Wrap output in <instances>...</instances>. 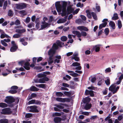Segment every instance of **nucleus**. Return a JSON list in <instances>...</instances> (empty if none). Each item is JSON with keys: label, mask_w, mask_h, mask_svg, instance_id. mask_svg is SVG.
Returning a JSON list of instances; mask_svg holds the SVG:
<instances>
[{"label": "nucleus", "mask_w": 123, "mask_h": 123, "mask_svg": "<svg viewBox=\"0 0 123 123\" xmlns=\"http://www.w3.org/2000/svg\"><path fill=\"white\" fill-rule=\"evenodd\" d=\"M64 43L62 42L59 40L56 41V43H54L52 46V48L50 49L48 52V55H49V60L48 61V64L49 65L54 62V63L56 64L60 63L61 61V56L57 55L55 57L54 61L53 60V56L55 54V50L58 48V47H62Z\"/></svg>", "instance_id": "nucleus-1"}, {"label": "nucleus", "mask_w": 123, "mask_h": 123, "mask_svg": "<svg viewBox=\"0 0 123 123\" xmlns=\"http://www.w3.org/2000/svg\"><path fill=\"white\" fill-rule=\"evenodd\" d=\"M67 5V3L66 2H64L61 4L59 2H56L55 4V6L57 12L60 13L62 11V12L61 13L62 16H65L67 14L66 11Z\"/></svg>", "instance_id": "nucleus-2"}, {"label": "nucleus", "mask_w": 123, "mask_h": 123, "mask_svg": "<svg viewBox=\"0 0 123 123\" xmlns=\"http://www.w3.org/2000/svg\"><path fill=\"white\" fill-rule=\"evenodd\" d=\"M119 88L118 86L116 87V85L114 84L111 85L109 88V90L112 92L113 94H114L117 92Z\"/></svg>", "instance_id": "nucleus-3"}, {"label": "nucleus", "mask_w": 123, "mask_h": 123, "mask_svg": "<svg viewBox=\"0 0 123 123\" xmlns=\"http://www.w3.org/2000/svg\"><path fill=\"white\" fill-rule=\"evenodd\" d=\"M72 33L74 34H75L78 38L80 37L81 36L83 37H85L87 36V33L83 31L80 33L79 32L77 31H73Z\"/></svg>", "instance_id": "nucleus-4"}, {"label": "nucleus", "mask_w": 123, "mask_h": 123, "mask_svg": "<svg viewBox=\"0 0 123 123\" xmlns=\"http://www.w3.org/2000/svg\"><path fill=\"white\" fill-rule=\"evenodd\" d=\"M18 63L19 64L21 65L24 64V68L27 70H29L30 69V64L28 62H25V61H22L19 62Z\"/></svg>", "instance_id": "nucleus-5"}, {"label": "nucleus", "mask_w": 123, "mask_h": 123, "mask_svg": "<svg viewBox=\"0 0 123 123\" xmlns=\"http://www.w3.org/2000/svg\"><path fill=\"white\" fill-rule=\"evenodd\" d=\"M89 100H82V102L81 103V104L83 103L86 104L84 107L85 109L86 110L89 109L92 107V105L91 103H89Z\"/></svg>", "instance_id": "nucleus-6"}, {"label": "nucleus", "mask_w": 123, "mask_h": 123, "mask_svg": "<svg viewBox=\"0 0 123 123\" xmlns=\"http://www.w3.org/2000/svg\"><path fill=\"white\" fill-rule=\"evenodd\" d=\"M30 108L29 112L33 113L38 112L40 110L39 107L36 105L30 106Z\"/></svg>", "instance_id": "nucleus-7"}, {"label": "nucleus", "mask_w": 123, "mask_h": 123, "mask_svg": "<svg viewBox=\"0 0 123 123\" xmlns=\"http://www.w3.org/2000/svg\"><path fill=\"white\" fill-rule=\"evenodd\" d=\"M17 9L18 10H21L24 9L26 7V4L24 3H19L15 5Z\"/></svg>", "instance_id": "nucleus-8"}, {"label": "nucleus", "mask_w": 123, "mask_h": 123, "mask_svg": "<svg viewBox=\"0 0 123 123\" xmlns=\"http://www.w3.org/2000/svg\"><path fill=\"white\" fill-rule=\"evenodd\" d=\"M18 88V87L17 86H13L11 87V90H10L9 92V93L12 94H15L17 92V90Z\"/></svg>", "instance_id": "nucleus-9"}, {"label": "nucleus", "mask_w": 123, "mask_h": 123, "mask_svg": "<svg viewBox=\"0 0 123 123\" xmlns=\"http://www.w3.org/2000/svg\"><path fill=\"white\" fill-rule=\"evenodd\" d=\"M11 43L12 44V46L11 47L10 51L12 52L15 51L18 48V46L14 41L11 42Z\"/></svg>", "instance_id": "nucleus-10"}, {"label": "nucleus", "mask_w": 123, "mask_h": 123, "mask_svg": "<svg viewBox=\"0 0 123 123\" xmlns=\"http://www.w3.org/2000/svg\"><path fill=\"white\" fill-rule=\"evenodd\" d=\"M12 113L10 109L6 108L2 110L1 113L4 114H9Z\"/></svg>", "instance_id": "nucleus-11"}, {"label": "nucleus", "mask_w": 123, "mask_h": 123, "mask_svg": "<svg viewBox=\"0 0 123 123\" xmlns=\"http://www.w3.org/2000/svg\"><path fill=\"white\" fill-rule=\"evenodd\" d=\"M108 19H107L105 18L104 19L102 22H104L103 23L100 24L99 26V28L100 29H101L102 28L105 27L107 24V22L108 21Z\"/></svg>", "instance_id": "nucleus-12"}, {"label": "nucleus", "mask_w": 123, "mask_h": 123, "mask_svg": "<svg viewBox=\"0 0 123 123\" xmlns=\"http://www.w3.org/2000/svg\"><path fill=\"white\" fill-rule=\"evenodd\" d=\"M41 24L42 25H41V30H42L46 27H47L49 25V24L44 21L42 22Z\"/></svg>", "instance_id": "nucleus-13"}, {"label": "nucleus", "mask_w": 123, "mask_h": 123, "mask_svg": "<svg viewBox=\"0 0 123 123\" xmlns=\"http://www.w3.org/2000/svg\"><path fill=\"white\" fill-rule=\"evenodd\" d=\"M27 90H29L33 92H37L39 90V89L34 86H32L29 89L24 90L23 92H25Z\"/></svg>", "instance_id": "nucleus-14"}, {"label": "nucleus", "mask_w": 123, "mask_h": 123, "mask_svg": "<svg viewBox=\"0 0 123 123\" xmlns=\"http://www.w3.org/2000/svg\"><path fill=\"white\" fill-rule=\"evenodd\" d=\"M49 79L46 77H44L43 78L39 79V83H44L45 81H48Z\"/></svg>", "instance_id": "nucleus-15"}, {"label": "nucleus", "mask_w": 123, "mask_h": 123, "mask_svg": "<svg viewBox=\"0 0 123 123\" xmlns=\"http://www.w3.org/2000/svg\"><path fill=\"white\" fill-rule=\"evenodd\" d=\"M85 93L86 95H90L91 97H93L94 94L93 91L92 90H86L85 92Z\"/></svg>", "instance_id": "nucleus-16"}, {"label": "nucleus", "mask_w": 123, "mask_h": 123, "mask_svg": "<svg viewBox=\"0 0 123 123\" xmlns=\"http://www.w3.org/2000/svg\"><path fill=\"white\" fill-rule=\"evenodd\" d=\"M32 104L40 105L41 104V102L38 100H30L28 103V105Z\"/></svg>", "instance_id": "nucleus-17"}, {"label": "nucleus", "mask_w": 123, "mask_h": 123, "mask_svg": "<svg viewBox=\"0 0 123 123\" xmlns=\"http://www.w3.org/2000/svg\"><path fill=\"white\" fill-rule=\"evenodd\" d=\"M54 123H61V118L59 117H55L54 119Z\"/></svg>", "instance_id": "nucleus-18"}, {"label": "nucleus", "mask_w": 123, "mask_h": 123, "mask_svg": "<svg viewBox=\"0 0 123 123\" xmlns=\"http://www.w3.org/2000/svg\"><path fill=\"white\" fill-rule=\"evenodd\" d=\"M77 29L81 31H87L88 30L86 27L83 26H79L77 27Z\"/></svg>", "instance_id": "nucleus-19"}, {"label": "nucleus", "mask_w": 123, "mask_h": 123, "mask_svg": "<svg viewBox=\"0 0 123 123\" xmlns=\"http://www.w3.org/2000/svg\"><path fill=\"white\" fill-rule=\"evenodd\" d=\"M67 11L68 12L67 14H69L70 13H72L74 11V9L71 6H68L67 9Z\"/></svg>", "instance_id": "nucleus-20"}, {"label": "nucleus", "mask_w": 123, "mask_h": 123, "mask_svg": "<svg viewBox=\"0 0 123 123\" xmlns=\"http://www.w3.org/2000/svg\"><path fill=\"white\" fill-rule=\"evenodd\" d=\"M10 72H11V71L6 69L5 71V72H3L2 73V75L3 76H6Z\"/></svg>", "instance_id": "nucleus-21"}, {"label": "nucleus", "mask_w": 123, "mask_h": 123, "mask_svg": "<svg viewBox=\"0 0 123 123\" xmlns=\"http://www.w3.org/2000/svg\"><path fill=\"white\" fill-rule=\"evenodd\" d=\"M36 86L40 88H45L46 87V85L45 84H36Z\"/></svg>", "instance_id": "nucleus-22"}, {"label": "nucleus", "mask_w": 123, "mask_h": 123, "mask_svg": "<svg viewBox=\"0 0 123 123\" xmlns=\"http://www.w3.org/2000/svg\"><path fill=\"white\" fill-rule=\"evenodd\" d=\"M109 25L112 29H114L115 28V24L113 21H111L109 22Z\"/></svg>", "instance_id": "nucleus-23"}, {"label": "nucleus", "mask_w": 123, "mask_h": 123, "mask_svg": "<svg viewBox=\"0 0 123 123\" xmlns=\"http://www.w3.org/2000/svg\"><path fill=\"white\" fill-rule=\"evenodd\" d=\"M100 46V45H99L93 46V49L94 50H95L96 52H98L100 50L99 46Z\"/></svg>", "instance_id": "nucleus-24"}, {"label": "nucleus", "mask_w": 123, "mask_h": 123, "mask_svg": "<svg viewBox=\"0 0 123 123\" xmlns=\"http://www.w3.org/2000/svg\"><path fill=\"white\" fill-rule=\"evenodd\" d=\"M26 31V30L25 29H16L15 31L16 32L19 33H22Z\"/></svg>", "instance_id": "nucleus-25"}, {"label": "nucleus", "mask_w": 123, "mask_h": 123, "mask_svg": "<svg viewBox=\"0 0 123 123\" xmlns=\"http://www.w3.org/2000/svg\"><path fill=\"white\" fill-rule=\"evenodd\" d=\"M123 79V74H121L119 78V80L117 82L116 84L118 85L121 83L122 80Z\"/></svg>", "instance_id": "nucleus-26"}, {"label": "nucleus", "mask_w": 123, "mask_h": 123, "mask_svg": "<svg viewBox=\"0 0 123 123\" xmlns=\"http://www.w3.org/2000/svg\"><path fill=\"white\" fill-rule=\"evenodd\" d=\"M20 42L22 43V44L24 46L26 45L27 44V43L25 41L24 38L20 39L19 40Z\"/></svg>", "instance_id": "nucleus-27"}, {"label": "nucleus", "mask_w": 123, "mask_h": 123, "mask_svg": "<svg viewBox=\"0 0 123 123\" xmlns=\"http://www.w3.org/2000/svg\"><path fill=\"white\" fill-rule=\"evenodd\" d=\"M36 96L37 94L36 93H32L31 94V96H29L28 98L29 99H31L36 97Z\"/></svg>", "instance_id": "nucleus-28"}, {"label": "nucleus", "mask_w": 123, "mask_h": 123, "mask_svg": "<svg viewBox=\"0 0 123 123\" xmlns=\"http://www.w3.org/2000/svg\"><path fill=\"white\" fill-rule=\"evenodd\" d=\"M86 12L87 13V17L89 18H91V13L89 11V10H87L86 11Z\"/></svg>", "instance_id": "nucleus-29"}, {"label": "nucleus", "mask_w": 123, "mask_h": 123, "mask_svg": "<svg viewBox=\"0 0 123 123\" xmlns=\"http://www.w3.org/2000/svg\"><path fill=\"white\" fill-rule=\"evenodd\" d=\"M66 21V19L64 18H61L57 21V22L58 24L63 23Z\"/></svg>", "instance_id": "nucleus-30"}, {"label": "nucleus", "mask_w": 123, "mask_h": 123, "mask_svg": "<svg viewBox=\"0 0 123 123\" xmlns=\"http://www.w3.org/2000/svg\"><path fill=\"white\" fill-rule=\"evenodd\" d=\"M71 59L72 60H74L77 62H79L80 60L79 57L78 56H72Z\"/></svg>", "instance_id": "nucleus-31"}, {"label": "nucleus", "mask_w": 123, "mask_h": 123, "mask_svg": "<svg viewBox=\"0 0 123 123\" xmlns=\"http://www.w3.org/2000/svg\"><path fill=\"white\" fill-rule=\"evenodd\" d=\"M9 37V36L8 35L4 33H3L1 34L0 36V37L1 38H3L5 37L8 38Z\"/></svg>", "instance_id": "nucleus-32"}, {"label": "nucleus", "mask_w": 123, "mask_h": 123, "mask_svg": "<svg viewBox=\"0 0 123 123\" xmlns=\"http://www.w3.org/2000/svg\"><path fill=\"white\" fill-rule=\"evenodd\" d=\"M18 12L20 14H22L23 15H25L27 14L26 11L24 10L18 11Z\"/></svg>", "instance_id": "nucleus-33"}, {"label": "nucleus", "mask_w": 123, "mask_h": 123, "mask_svg": "<svg viewBox=\"0 0 123 123\" xmlns=\"http://www.w3.org/2000/svg\"><path fill=\"white\" fill-rule=\"evenodd\" d=\"M6 99L5 100H15L14 98L11 96H7L6 97Z\"/></svg>", "instance_id": "nucleus-34"}, {"label": "nucleus", "mask_w": 123, "mask_h": 123, "mask_svg": "<svg viewBox=\"0 0 123 123\" xmlns=\"http://www.w3.org/2000/svg\"><path fill=\"white\" fill-rule=\"evenodd\" d=\"M80 65V64L79 63L77 62H75L73 63L71 66L73 67H76L79 66Z\"/></svg>", "instance_id": "nucleus-35"}, {"label": "nucleus", "mask_w": 123, "mask_h": 123, "mask_svg": "<svg viewBox=\"0 0 123 123\" xmlns=\"http://www.w3.org/2000/svg\"><path fill=\"white\" fill-rule=\"evenodd\" d=\"M56 95L57 97H62L64 96L63 94L61 92H57Z\"/></svg>", "instance_id": "nucleus-36"}, {"label": "nucleus", "mask_w": 123, "mask_h": 123, "mask_svg": "<svg viewBox=\"0 0 123 123\" xmlns=\"http://www.w3.org/2000/svg\"><path fill=\"white\" fill-rule=\"evenodd\" d=\"M118 17L117 14L115 13L114 15V16L112 17V19L113 20H116L118 19Z\"/></svg>", "instance_id": "nucleus-37"}, {"label": "nucleus", "mask_w": 123, "mask_h": 123, "mask_svg": "<svg viewBox=\"0 0 123 123\" xmlns=\"http://www.w3.org/2000/svg\"><path fill=\"white\" fill-rule=\"evenodd\" d=\"M63 92L65 95L68 96H70L72 95L71 93V92L65 91L64 92Z\"/></svg>", "instance_id": "nucleus-38"}, {"label": "nucleus", "mask_w": 123, "mask_h": 123, "mask_svg": "<svg viewBox=\"0 0 123 123\" xmlns=\"http://www.w3.org/2000/svg\"><path fill=\"white\" fill-rule=\"evenodd\" d=\"M109 118L110 117H109L108 116L105 119V121H108V123H113L112 122V121L111 119H108V118Z\"/></svg>", "instance_id": "nucleus-39"}, {"label": "nucleus", "mask_w": 123, "mask_h": 123, "mask_svg": "<svg viewBox=\"0 0 123 123\" xmlns=\"http://www.w3.org/2000/svg\"><path fill=\"white\" fill-rule=\"evenodd\" d=\"M13 14V12L11 10L8 11V15L9 16H12Z\"/></svg>", "instance_id": "nucleus-40"}, {"label": "nucleus", "mask_w": 123, "mask_h": 123, "mask_svg": "<svg viewBox=\"0 0 123 123\" xmlns=\"http://www.w3.org/2000/svg\"><path fill=\"white\" fill-rule=\"evenodd\" d=\"M91 14L93 18L95 20H97V18L96 13L93 12H91Z\"/></svg>", "instance_id": "nucleus-41"}, {"label": "nucleus", "mask_w": 123, "mask_h": 123, "mask_svg": "<svg viewBox=\"0 0 123 123\" xmlns=\"http://www.w3.org/2000/svg\"><path fill=\"white\" fill-rule=\"evenodd\" d=\"M69 74L71 76L74 77H77L79 76V75H80L77 73H74V72L73 73L70 74Z\"/></svg>", "instance_id": "nucleus-42"}, {"label": "nucleus", "mask_w": 123, "mask_h": 123, "mask_svg": "<svg viewBox=\"0 0 123 123\" xmlns=\"http://www.w3.org/2000/svg\"><path fill=\"white\" fill-rule=\"evenodd\" d=\"M32 114L30 113H27L25 115V117L26 118H29L32 116Z\"/></svg>", "instance_id": "nucleus-43"}, {"label": "nucleus", "mask_w": 123, "mask_h": 123, "mask_svg": "<svg viewBox=\"0 0 123 123\" xmlns=\"http://www.w3.org/2000/svg\"><path fill=\"white\" fill-rule=\"evenodd\" d=\"M37 75L38 77L39 78L43 77H45V75L44 73H39Z\"/></svg>", "instance_id": "nucleus-44"}, {"label": "nucleus", "mask_w": 123, "mask_h": 123, "mask_svg": "<svg viewBox=\"0 0 123 123\" xmlns=\"http://www.w3.org/2000/svg\"><path fill=\"white\" fill-rule=\"evenodd\" d=\"M0 123H8L7 119H2L0 120Z\"/></svg>", "instance_id": "nucleus-45"}, {"label": "nucleus", "mask_w": 123, "mask_h": 123, "mask_svg": "<svg viewBox=\"0 0 123 123\" xmlns=\"http://www.w3.org/2000/svg\"><path fill=\"white\" fill-rule=\"evenodd\" d=\"M118 28L120 29L122 26L121 22L120 20H118Z\"/></svg>", "instance_id": "nucleus-46"}, {"label": "nucleus", "mask_w": 123, "mask_h": 123, "mask_svg": "<svg viewBox=\"0 0 123 123\" xmlns=\"http://www.w3.org/2000/svg\"><path fill=\"white\" fill-rule=\"evenodd\" d=\"M7 106V105L4 103H0V107L2 108L5 107Z\"/></svg>", "instance_id": "nucleus-47"}, {"label": "nucleus", "mask_w": 123, "mask_h": 123, "mask_svg": "<svg viewBox=\"0 0 123 123\" xmlns=\"http://www.w3.org/2000/svg\"><path fill=\"white\" fill-rule=\"evenodd\" d=\"M111 68H108L105 69V73H107L110 72H111Z\"/></svg>", "instance_id": "nucleus-48"}, {"label": "nucleus", "mask_w": 123, "mask_h": 123, "mask_svg": "<svg viewBox=\"0 0 123 123\" xmlns=\"http://www.w3.org/2000/svg\"><path fill=\"white\" fill-rule=\"evenodd\" d=\"M76 6L78 7H82L83 6V4H81L80 2L78 3L76 5Z\"/></svg>", "instance_id": "nucleus-49"}, {"label": "nucleus", "mask_w": 123, "mask_h": 123, "mask_svg": "<svg viewBox=\"0 0 123 123\" xmlns=\"http://www.w3.org/2000/svg\"><path fill=\"white\" fill-rule=\"evenodd\" d=\"M21 36V35L18 34H16L13 36V37L14 38H18Z\"/></svg>", "instance_id": "nucleus-50"}, {"label": "nucleus", "mask_w": 123, "mask_h": 123, "mask_svg": "<svg viewBox=\"0 0 123 123\" xmlns=\"http://www.w3.org/2000/svg\"><path fill=\"white\" fill-rule=\"evenodd\" d=\"M1 44L4 46L6 47L7 46L8 44L3 40H1Z\"/></svg>", "instance_id": "nucleus-51"}, {"label": "nucleus", "mask_w": 123, "mask_h": 123, "mask_svg": "<svg viewBox=\"0 0 123 123\" xmlns=\"http://www.w3.org/2000/svg\"><path fill=\"white\" fill-rule=\"evenodd\" d=\"M67 37L65 36H62L61 38V40L62 41H66L67 40Z\"/></svg>", "instance_id": "nucleus-52"}, {"label": "nucleus", "mask_w": 123, "mask_h": 123, "mask_svg": "<svg viewBox=\"0 0 123 123\" xmlns=\"http://www.w3.org/2000/svg\"><path fill=\"white\" fill-rule=\"evenodd\" d=\"M105 82L107 85H109L110 84V80L109 78H108L105 81Z\"/></svg>", "instance_id": "nucleus-53"}, {"label": "nucleus", "mask_w": 123, "mask_h": 123, "mask_svg": "<svg viewBox=\"0 0 123 123\" xmlns=\"http://www.w3.org/2000/svg\"><path fill=\"white\" fill-rule=\"evenodd\" d=\"M67 78H68L69 80L71 78V77L70 76L67 75H66V77H63V79H64L65 80H68V79Z\"/></svg>", "instance_id": "nucleus-54"}, {"label": "nucleus", "mask_w": 123, "mask_h": 123, "mask_svg": "<svg viewBox=\"0 0 123 123\" xmlns=\"http://www.w3.org/2000/svg\"><path fill=\"white\" fill-rule=\"evenodd\" d=\"M14 100H5V102L9 104H11L13 102Z\"/></svg>", "instance_id": "nucleus-55"}, {"label": "nucleus", "mask_w": 123, "mask_h": 123, "mask_svg": "<svg viewBox=\"0 0 123 123\" xmlns=\"http://www.w3.org/2000/svg\"><path fill=\"white\" fill-rule=\"evenodd\" d=\"M20 21L18 19L15 22V24L16 25H19L20 24Z\"/></svg>", "instance_id": "nucleus-56"}, {"label": "nucleus", "mask_w": 123, "mask_h": 123, "mask_svg": "<svg viewBox=\"0 0 123 123\" xmlns=\"http://www.w3.org/2000/svg\"><path fill=\"white\" fill-rule=\"evenodd\" d=\"M34 24L33 23H32L28 25V27L29 28H31L32 27H34Z\"/></svg>", "instance_id": "nucleus-57"}, {"label": "nucleus", "mask_w": 123, "mask_h": 123, "mask_svg": "<svg viewBox=\"0 0 123 123\" xmlns=\"http://www.w3.org/2000/svg\"><path fill=\"white\" fill-rule=\"evenodd\" d=\"M39 79L37 78H35L34 79L33 81L32 82V83H39Z\"/></svg>", "instance_id": "nucleus-58"}, {"label": "nucleus", "mask_w": 123, "mask_h": 123, "mask_svg": "<svg viewBox=\"0 0 123 123\" xmlns=\"http://www.w3.org/2000/svg\"><path fill=\"white\" fill-rule=\"evenodd\" d=\"M61 113L58 112H55L53 114L54 116H61Z\"/></svg>", "instance_id": "nucleus-59"}, {"label": "nucleus", "mask_w": 123, "mask_h": 123, "mask_svg": "<svg viewBox=\"0 0 123 123\" xmlns=\"http://www.w3.org/2000/svg\"><path fill=\"white\" fill-rule=\"evenodd\" d=\"M7 1H5L4 4L3 6V8L4 9H6V7L7 6Z\"/></svg>", "instance_id": "nucleus-60"}, {"label": "nucleus", "mask_w": 123, "mask_h": 123, "mask_svg": "<svg viewBox=\"0 0 123 123\" xmlns=\"http://www.w3.org/2000/svg\"><path fill=\"white\" fill-rule=\"evenodd\" d=\"M105 32L106 35H107L109 33V30L108 28H106L105 30Z\"/></svg>", "instance_id": "nucleus-61"}, {"label": "nucleus", "mask_w": 123, "mask_h": 123, "mask_svg": "<svg viewBox=\"0 0 123 123\" xmlns=\"http://www.w3.org/2000/svg\"><path fill=\"white\" fill-rule=\"evenodd\" d=\"M108 90V88H105L104 90L103 91V94L104 95L106 94Z\"/></svg>", "instance_id": "nucleus-62"}, {"label": "nucleus", "mask_w": 123, "mask_h": 123, "mask_svg": "<svg viewBox=\"0 0 123 123\" xmlns=\"http://www.w3.org/2000/svg\"><path fill=\"white\" fill-rule=\"evenodd\" d=\"M80 10V9L78 8L77 9H76V10H75L74 11H73V14L74 15L75 14H77L79 11Z\"/></svg>", "instance_id": "nucleus-63"}, {"label": "nucleus", "mask_w": 123, "mask_h": 123, "mask_svg": "<svg viewBox=\"0 0 123 123\" xmlns=\"http://www.w3.org/2000/svg\"><path fill=\"white\" fill-rule=\"evenodd\" d=\"M55 106L60 109H63L64 108V107L61 105H55Z\"/></svg>", "instance_id": "nucleus-64"}]
</instances>
